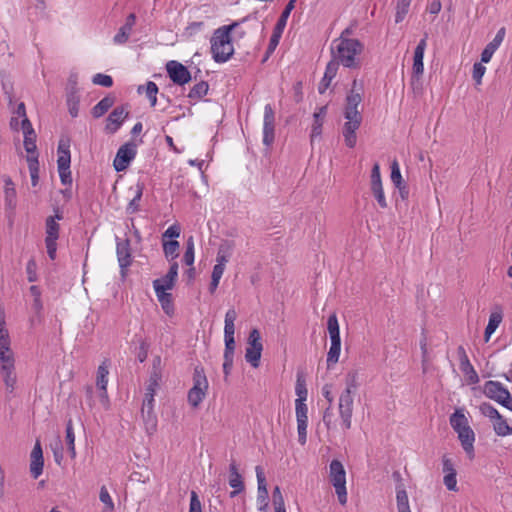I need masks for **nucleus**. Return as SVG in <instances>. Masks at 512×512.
<instances>
[{"label":"nucleus","instance_id":"obj_49","mask_svg":"<svg viewBox=\"0 0 512 512\" xmlns=\"http://www.w3.org/2000/svg\"><path fill=\"white\" fill-rule=\"evenodd\" d=\"M142 415H143V419L145 422L146 431L149 434H153L156 431V427H157L156 416L150 410H148L147 412H145Z\"/></svg>","mask_w":512,"mask_h":512},{"label":"nucleus","instance_id":"obj_1","mask_svg":"<svg viewBox=\"0 0 512 512\" xmlns=\"http://www.w3.org/2000/svg\"><path fill=\"white\" fill-rule=\"evenodd\" d=\"M250 15L242 18L240 21L229 25H223L214 30L210 39L212 58L216 63H226L234 55V46L231 39V32L241 23L248 21Z\"/></svg>","mask_w":512,"mask_h":512},{"label":"nucleus","instance_id":"obj_48","mask_svg":"<svg viewBox=\"0 0 512 512\" xmlns=\"http://www.w3.org/2000/svg\"><path fill=\"white\" fill-rule=\"evenodd\" d=\"M99 499L105 505V512H112L114 510V503L105 486H102L100 489Z\"/></svg>","mask_w":512,"mask_h":512},{"label":"nucleus","instance_id":"obj_58","mask_svg":"<svg viewBox=\"0 0 512 512\" xmlns=\"http://www.w3.org/2000/svg\"><path fill=\"white\" fill-rule=\"evenodd\" d=\"M358 374L356 371H350L346 375V388L349 389L350 393L356 392L358 388V382H357Z\"/></svg>","mask_w":512,"mask_h":512},{"label":"nucleus","instance_id":"obj_8","mask_svg":"<svg viewBox=\"0 0 512 512\" xmlns=\"http://www.w3.org/2000/svg\"><path fill=\"white\" fill-rule=\"evenodd\" d=\"M65 98L68 112L72 118L79 116L80 93L78 88V78L76 74H71L65 89Z\"/></svg>","mask_w":512,"mask_h":512},{"label":"nucleus","instance_id":"obj_6","mask_svg":"<svg viewBox=\"0 0 512 512\" xmlns=\"http://www.w3.org/2000/svg\"><path fill=\"white\" fill-rule=\"evenodd\" d=\"M329 469L330 482L335 488L340 504L344 505L347 502L346 472L344 466L339 460L334 459L331 461Z\"/></svg>","mask_w":512,"mask_h":512},{"label":"nucleus","instance_id":"obj_7","mask_svg":"<svg viewBox=\"0 0 512 512\" xmlns=\"http://www.w3.org/2000/svg\"><path fill=\"white\" fill-rule=\"evenodd\" d=\"M484 394L512 411V395L501 382L493 380L487 381L484 385Z\"/></svg>","mask_w":512,"mask_h":512},{"label":"nucleus","instance_id":"obj_15","mask_svg":"<svg viewBox=\"0 0 512 512\" xmlns=\"http://www.w3.org/2000/svg\"><path fill=\"white\" fill-rule=\"evenodd\" d=\"M256 477L258 483L257 502L260 504L259 510L265 511L268 506V490L266 484V478L262 467L256 466Z\"/></svg>","mask_w":512,"mask_h":512},{"label":"nucleus","instance_id":"obj_9","mask_svg":"<svg viewBox=\"0 0 512 512\" xmlns=\"http://www.w3.org/2000/svg\"><path fill=\"white\" fill-rule=\"evenodd\" d=\"M137 154V143L133 140L126 142L118 149L113 161V167L117 172H122L128 168L131 161Z\"/></svg>","mask_w":512,"mask_h":512},{"label":"nucleus","instance_id":"obj_25","mask_svg":"<svg viewBox=\"0 0 512 512\" xmlns=\"http://www.w3.org/2000/svg\"><path fill=\"white\" fill-rule=\"evenodd\" d=\"M327 329L330 336L331 345H341L339 323L335 314H332L328 317Z\"/></svg>","mask_w":512,"mask_h":512},{"label":"nucleus","instance_id":"obj_36","mask_svg":"<svg viewBox=\"0 0 512 512\" xmlns=\"http://www.w3.org/2000/svg\"><path fill=\"white\" fill-rule=\"evenodd\" d=\"M450 425L455 430V432L469 427L467 418L460 410H456L450 416Z\"/></svg>","mask_w":512,"mask_h":512},{"label":"nucleus","instance_id":"obj_33","mask_svg":"<svg viewBox=\"0 0 512 512\" xmlns=\"http://www.w3.org/2000/svg\"><path fill=\"white\" fill-rule=\"evenodd\" d=\"M108 365L107 361H103L97 369L96 386L99 390H105L108 384Z\"/></svg>","mask_w":512,"mask_h":512},{"label":"nucleus","instance_id":"obj_42","mask_svg":"<svg viewBox=\"0 0 512 512\" xmlns=\"http://www.w3.org/2000/svg\"><path fill=\"white\" fill-rule=\"evenodd\" d=\"M57 153H58V159L57 160H61L62 157H63V158H66V159L69 158V160L71 161L70 139L68 137L62 136L60 138L59 143H58Z\"/></svg>","mask_w":512,"mask_h":512},{"label":"nucleus","instance_id":"obj_3","mask_svg":"<svg viewBox=\"0 0 512 512\" xmlns=\"http://www.w3.org/2000/svg\"><path fill=\"white\" fill-rule=\"evenodd\" d=\"M363 84L354 80L351 90L346 96V104L344 109V117L347 120L344 128H359L362 122L361 111L359 106L362 103Z\"/></svg>","mask_w":512,"mask_h":512},{"label":"nucleus","instance_id":"obj_16","mask_svg":"<svg viewBox=\"0 0 512 512\" xmlns=\"http://www.w3.org/2000/svg\"><path fill=\"white\" fill-rule=\"evenodd\" d=\"M426 47H427V35H425V37L422 38L418 42V44L414 50L412 70H413V74L417 77L421 76L424 72L423 59H424V53H425Z\"/></svg>","mask_w":512,"mask_h":512},{"label":"nucleus","instance_id":"obj_40","mask_svg":"<svg viewBox=\"0 0 512 512\" xmlns=\"http://www.w3.org/2000/svg\"><path fill=\"white\" fill-rule=\"evenodd\" d=\"M208 89V83L205 81H200L191 88L188 97L191 99H200L207 94Z\"/></svg>","mask_w":512,"mask_h":512},{"label":"nucleus","instance_id":"obj_59","mask_svg":"<svg viewBox=\"0 0 512 512\" xmlns=\"http://www.w3.org/2000/svg\"><path fill=\"white\" fill-rule=\"evenodd\" d=\"M0 363L1 367H12L15 364L14 355L11 348L9 350H0Z\"/></svg>","mask_w":512,"mask_h":512},{"label":"nucleus","instance_id":"obj_46","mask_svg":"<svg viewBox=\"0 0 512 512\" xmlns=\"http://www.w3.org/2000/svg\"><path fill=\"white\" fill-rule=\"evenodd\" d=\"M295 393L298 396V398L296 400H301V402L305 403V401L307 399L308 391L306 388L305 379L300 375L297 376Z\"/></svg>","mask_w":512,"mask_h":512},{"label":"nucleus","instance_id":"obj_61","mask_svg":"<svg viewBox=\"0 0 512 512\" xmlns=\"http://www.w3.org/2000/svg\"><path fill=\"white\" fill-rule=\"evenodd\" d=\"M274 125V110L271 104H266L264 107V127L273 128Z\"/></svg>","mask_w":512,"mask_h":512},{"label":"nucleus","instance_id":"obj_14","mask_svg":"<svg viewBox=\"0 0 512 512\" xmlns=\"http://www.w3.org/2000/svg\"><path fill=\"white\" fill-rule=\"evenodd\" d=\"M506 35V29L504 27H501L494 39L489 42L485 48L483 49L481 53V62L482 63H488L492 59L493 54L497 51V49L501 46L504 38Z\"/></svg>","mask_w":512,"mask_h":512},{"label":"nucleus","instance_id":"obj_5","mask_svg":"<svg viewBox=\"0 0 512 512\" xmlns=\"http://www.w3.org/2000/svg\"><path fill=\"white\" fill-rule=\"evenodd\" d=\"M209 384L204 369L196 366L193 373V386L189 389L187 400L193 407H199L200 403L206 397Z\"/></svg>","mask_w":512,"mask_h":512},{"label":"nucleus","instance_id":"obj_60","mask_svg":"<svg viewBox=\"0 0 512 512\" xmlns=\"http://www.w3.org/2000/svg\"><path fill=\"white\" fill-rule=\"evenodd\" d=\"M486 72V67L480 63H475L473 65L472 77L477 85H480L482 82V78Z\"/></svg>","mask_w":512,"mask_h":512},{"label":"nucleus","instance_id":"obj_2","mask_svg":"<svg viewBox=\"0 0 512 512\" xmlns=\"http://www.w3.org/2000/svg\"><path fill=\"white\" fill-rule=\"evenodd\" d=\"M363 49L364 45L359 40H333L331 52L343 67L355 69L360 66L359 55Z\"/></svg>","mask_w":512,"mask_h":512},{"label":"nucleus","instance_id":"obj_57","mask_svg":"<svg viewBox=\"0 0 512 512\" xmlns=\"http://www.w3.org/2000/svg\"><path fill=\"white\" fill-rule=\"evenodd\" d=\"M161 378H162V372L151 371L150 377H149V383H148L146 390L148 392L155 393L156 389L159 386V382L161 381Z\"/></svg>","mask_w":512,"mask_h":512},{"label":"nucleus","instance_id":"obj_17","mask_svg":"<svg viewBox=\"0 0 512 512\" xmlns=\"http://www.w3.org/2000/svg\"><path fill=\"white\" fill-rule=\"evenodd\" d=\"M10 128H32L31 122L26 115V109L23 102H20L12 111Z\"/></svg>","mask_w":512,"mask_h":512},{"label":"nucleus","instance_id":"obj_38","mask_svg":"<svg viewBox=\"0 0 512 512\" xmlns=\"http://www.w3.org/2000/svg\"><path fill=\"white\" fill-rule=\"evenodd\" d=\"M75 434L73 430V424L72 420L69 419L66 423V443L68 446V451L70 453L71 458H74L76 456L75 451Z\"/></svg>","mask_w":512,"mask_h":512},{"label":"nucleus","instance_id":"obj_11","mask_svg":"<svg viewBox=\"0 0 512 512\" xmlns=\"http://www.w3.org/2000/svg\"><path fill=\"white\" fill-rule=\"evenodd\" d=\"M167 73L170 79L178 85H184L191 80L190 71L186 66L179 63L178 61L171 60L166 65Z\"/></svg>","mask_w":512,"mask_h":512},{"label":"nucleus","instance_id":"obj_23","mask_svg":"<svg viewBox=\"0 0 512 512\" xmlns=\"http://www.w3.org/2000/svg\"><path fill=\"white\" fill-rule=\"evenodd\" d=\"M129 115L128 107L127 105H120L115 107L111 113L108 115L107 118V127L109 125H113L115 127H120L123 125L124 121Z\"/></svg>","mask_w":512,"mask_h":512},{"label":"nucleus","instance_id":"obj_55","mask_svg":"<svg viewBox=\"0 0 512 512\" xmlns=\"http://www.w3.org/2000/svg\"><path fill=\"white\" fill-rule=\"evenodd\" d=\"M391 181L395 186H399L405 183L402 179L400 167L396 160H394L391 164Z\"/></svg>","mask_w":512,"mask_h":512},{"label":"nucleus","instance_id":"obj_30","mask_svg":"<svg viewBox=\"0 0 512 512\" xmlns=\"http://www.w3.org/2000/svg\"><path fill=\"white\" fill-rule=\"evenodd\" d=\"M144 190V185L142 183H137L135 186L133 198L130 200L126 207L127 214H134L140 210L139 202L142 198Z\"/></svg>","mask_w":512,"mask_h":512},{"label":"nucleus","instance_id":"obj_13","mask_svg":"<svg viewBox=\"0 0 512 512\" xmlns=\"http://www.w3.org/2000/svg\"><path fill=\"white\" fill-rule=\"evenodd\" d=\"M24 134V140H23V146L27 153L26 161L31 162L33 161H39V152L37 149V134L36 130H23Z\"/></svg>","mask_w":512,"mask_h":512},{"label":"nucleus","instance_id":"obj_10","mask_svg":"<svg viewBox=\"0 0 512 512\" xmlns=\"http://www.w3.org/2000/svg\"><path fill=\"white\" fill-rule=\"evenodd\" d=\"M354 393H350L349 389H345L339 397V415L342 420V427L344 429L351 428V418L353 413V398Z\"/></svg>","mask_w":512,"mask_h":512},{"label":"nucleus","instance_id":"obj_26","mask_svg":"<svg viewBox=\"0 0 512 512\" xmlns=\"http://www.w3.org/2000/svg\"><path fill=\"white\" fill-rule=\"evenodd\" d=\"M502 318L503 316L501 311H495L490 314L489 321L484 332L485 342H488L490 340L491 335L496 331V329L502 322Z\"/></svg>","mask_w":512,"mask_h":512},{"label":"nucleus","instance_id":"obj_24","mask_svg":"<svg viewBox=\"0 0 512 512\" xmlns=\"http://www.w3.org/2000/svg\"><path fill=\"white\" fill-rule=\"evenodd\" d=\"M233 249H234L233 241H229V240L223 241L218 248L217 257H216V262H217L216 265H220L221 267L225 268L226 263L229 261L231 255H232Z\"/></svg>","mask_w":512,"mask_h":512},{"label":"nucleus","instance_id":"obj_18","mask_svg":"<svg viewBox=\"0 0 512 512\" xmlns=\"http://www.w3.org/2000/svg\"><path fill=\"white\" fill-rule=\"evenodd\" d=\"M44 459L43 452L39 442H36L31 452L30 472L34 479H37L43 472Z\"/></svg>","mask_w":512,"mask_h":512},{"label":"nucleus","instance_id":"obj_4","mask_svg":"<svg viewBox=\"0 0 512 512\" xmlns=\"http://www.w3.org/2000/svg\"><path fill=\"white\" fill-rule=\"evenodd\" d=\"M237 319V312L234 308H230L227 310L225 314L224 320V341H225V349H224V363H223V372L225 377H227L231 369L233 367L234 360V351H235V320Z\"/></svg>","mask_w":512,"mask_h":512},{"label":"nucleus","instance_id":"obj_64","mask_svg":"<svg viewBox=\"0 0 512 512\" xmlns=\"http://www.w3.org/2000/svg\"><path fill=\"white\" fill-rule=\"evenodd\" d=\"M189 512H202L201 502L198 494L195 491H191L190 494V507Z\"/></svg>","mask_w":512,"mask_h":512},{"label":"nucleus","instance_id":"obj_54","mask_svg":"<svg viewBox=\"0 0 512 512\" xmlns=\"http://www.w3.org/2000/svg\"><path fill=\"white\" fill-rule=\"evenodd\" d=\"M480 411L484 416L489 417L490 419H500L501 414L490 403H482L480 405Z\"/></svg>","mask_w":512,"mask_h":512},{"label":"nucleus","instance_id":"obj_19","mask_svg":"<svg viewBox=\"0 0 512 512\" xmlns=\"http://www.w3.org/2000/svg\"><path fill=\"white\" fill-rule=\"evenodd\" d=\"M54 216L47 217L45 221V229H46V238L51 240H58L59 238V230L60 226L57 223V220L63 219V213L59 210V208H54Z\"/></svg>","mask_w":512,"mask_h":512},{"label":"nucleus","instance_id":"obj_47","mask_svg":"<svg viewBox=\"0 0 512 512\" xmlns=\"http://www.w3.org/2000/svg\"><path fill=\"white\" fill-rule=\"evenodd\" d=\"M339 65H341V63L334 58L328 62L324 73V81L327 80L328 82H331L336 77Z\"/></svg>","mask_w":512,"mask_h":512},{"label":"nucleus","instance_id":"obj_28","mask_svg":"<svg viewBox=\"0 0 512 512\" xmlns=\"http://www.w3.org/2000/svg\"><path fill=\"white\" fill-rule=\"evenodd\" d=\"M115 98L111 95H108L101 99L91 111V114L94 118H100L103 116L114 104Z\"/></svg>","mask_w":512,"mask_h":512},{"label":"nucleus","instance_id":"obj_37","mask_svg":"<svg viewBox=\"0 0 512 512\" xmlns=\"http://www.w3.org/2000/svg\"><path fill=\"white\" fill-rule=\"evenodd\" d=\"M180 244L177 240H170V241H164L163 242V252L165 254V257L169 261H174L178 257V250H179Z\"/></svg>","mask_w":512,"mask_h":512},{"label":"nucleus","instance_id":"obj_21","mask_svg":"<svg viewBox=\"0 0 512 512\" xmlns=\"http://www.w3.org/2000/svg\"><path fill=\"white\" fill-rule=\"evenodd\" d=\"M458 434V438L461 442L462 448L467 453L469 458L474 457V441L475 434L471 427H467L463 430H459L456 432Z\"/></svg>","mask_w":512,"mask_h":512},{"label":"nucleus","instance_id":"obj_56","mask_svg":"<svg viewBox=\"0 0 512 512\" xmlns=\"http://www.w3.org/2000/svg\"><path fill=\"white\" fill-rule=\"evenodd\" d=\"M28 169L30 172L31 184L33 187L39 183V161L28 162Z\"/></svg>","mask_w":512,"mask_h":512},{"label":"nucleus","instance_id":"obj_45","mask_svg":"<svg viewBox=\"0 0 512 512\" xmlns=\"http://www.w3.org/2000/svg\"><path fill=\"white\" fill-rule=\"evenodd\" d=\"M411 3L402 0L397 1L395 23H401L409 12Z\"/></svg>","mask_w":512,"mask_h":512},{"label":"nucleus","instance_id":"obj_31","mask_svg":"<svg viewBox=\"0 0 512 512\" xmlns=\"http://www.w3.org/2000/svg\"><path fill=\"white\" fill-rule=\"evenodd\" d=\"M396 501L398 512H411L408 495L403 484H399L396 487Z\"/></svg>","mask_w":512,"mask_h":512},{"label":"nucleus","instance_id":"obj_53","mask_svg":"<svg viewBox=\"0 0 512 512\" xmlns=\"http://www.w3.org/2000/svg\"><path fill=\"white\" fill-rule=\"evenodd\" d=\"M92 82L95 85L103 86V87H111L113 85V79L110 75L97 73L93 76Z\"/></svg>","mask_w":512,"mask_h":512},{"label":"nucleus","instance_id":"obj_27","mask_svg":"<svg viewBox=\"0 0 512 512\" xmlns=\"http://www.w3.org/2000/svg\"><path fill=\"white\" fill-rule=\"evenodd\" d=\"M138 93L144 94L149 101L150 106H155L157 102L158 87L155 82L148 81L145 86L138 87Z\"/></svg>","mask_w":512,"mask_h":512},{"label":"nucleus","instance_id":"obj_22","mask_svg":"<svg viewBox=\"0 0 512 512\" xmlns=\"http://www.w3.org/2000/svg\"><path fill=\"white\" fill-rule=\"evenodd\" d=\"M4 182V196H5V206L6 208L13 210L16 208V189L15 184L10 176L3 175L2 176Z\"/></svg>","mask_w":512,"mask_h":512},{"label":"nucleus","instance_id":"obj_12","mask_svg":"<svg viewBox=\"0 0 512 512\" xmlns=\"http://www.w3.org/2000/svg\"><path fill=\"white\" fill-rule=\"evenodd\" d=\"M116 253H117L118 263H119V266L121 269V274L124 275L125 270L132 263L130 240L127 238L122 240V239L116 237Z\"/></svg>","mask_w":512,"mask_h":512},{"label":"nucleus","instance_id":"obj_39","mask_svg":"<svg viewBox=\"0 0 512 512\" xmlns=\"http://www.w3.org/2000/svg\"><path fill=\"white\" fill-rule=\"evenodd\" d=\"M460 370L467 377V380L470 384H476L479 382V376L470 361L460 363Z\"/></svg>","mask_w":512,"mask_h":512},{"label":"nucleus","instance_id":"obj_52","mask_svg":"<svg viewBox=\"0 0 512 512\" xmlns=\"http://www.w3.org/2000/svg\"><path fill=\"white\" fill-rule=\"evenodd\" d=\"M296 420H297V430H298V441L301 445H304L307 442L308 420H305V419H296Z\"/></svg>","mask_w":512,"mask_h":512},{"label":"nucleus","instance_id":"obj_41","mask_svg":"<svg viewBox=\"0 0 512 512\" xmlns=\"http://www.w3.org/2000/svg\"><path fill=\"white\" fill-rule=\"evenodd\" d=\"M262 350L248 346L245 351V359L252 367L257 368L260 364Z\"/></svg>","mask_w":512,"mask_h":512},{"label":"nucleus","instance_id":"obj_63","mask_svg":"<svg viewBox=\"0 0 512 512\" xmlns=\"http://www.w3.org/2000/svg\"><path fill=\"white\" fill-rule=\"evenodd\" d=\"M37 264L34 259H30L26 265L27 279L29 282L37 281Z\"/></svg>","mask_w":512,"mask_h":512},{"label":"nucleus","instance_id":"obj_62","mask_svg":"<svg viewBox=\"0 0 512 512\" xmlns=\"http://www.w3.org/2000/svg\"><path fill=\"white\" fill-rule=\"evenodd\" d=\"M456 477L457 472L444 475L443 483L449 491H458Z\"/></svg>","mask_w":512,"mask_h":512},{"label":"nucleus","instance_id":"obj_20","mask_svg":"<svg viewBox=\"0 0 512 512\" xmlns=\"http://www.w3.org/2000/svg\"><path fill=\"white\" fill-rule=\"evenodd\" d=\"M229 485L233 488V491L230 493L231 498L244 490L242 476L238 472V468L234 460L229 465Z\"/></svg>","mask_w":512,"mask_h":512},{"label":"nucleus","instance_id":"obj_32","mask_svg":"<svg viewBox=\"0 0 512 512\" xmlns=\"http://www.w3.org/2000/svg\"><path fill=\"white\" fill-rule=\"evenodd\" d=\"M155 293L157 295L158 301L160 302L162 309L165 311V313L169 314L173 311V301H172V294L168 293L167 291H163V288L157 286Z\"/></svg>","mask_w":512,"mask_h":512},{"label":"nucleus","instance_id":"obj_51","mask_svg":"<svg viewBox=\"0 0 512 512\" xmlns=\"http://www.w3.org/2000/svg\"><path fill=\"white\" fill-rule=\"evenodd\" d=\"M341 345H331L327 354V367L330 368L335 365L340 356Z\"/></svg>","mask_w":512,"mask_h":512},{"label":"nucleus","instance_id":"obj_43","mask_svg":"<svg viewBox=\"0 0 512 512\" xmlns=\"http://www.w3.org/2000/svg\"><path fill=\"white\" fill-rule=\"evenodd\" d=\"M132 30L130 27L126 26V25H122L118 32L114 35L113 37V43L116 44V45H123L125 44L131 33H132Z\"/></svg>","mask_w":512,"mask_h":512},{"label":"nucleus","instance_id":"obj_35","mask_svg":"<svg viewBox=\"0 0 512 512\" xmlns=\"http://www.w3.org/2000/svg\"><path fill=\"white\" fill-rule=\"evenodd\" d=\"M295 3H296V0H289L288 3L286 4L284 10L282 11L279 19L277 20V23L275 25V29L276 30H280L282 32H284V29L287 25V20L292 12V10L294 9L295 7Z\"/></svg>","mask_w":512,"mask_h":512},{"label":"nucleus","instance_id":"obj_34","mask_svg":"<svg viewBox=\"0 0 512 512\" xmlns=\"http://www.w3.org/2000/svg\"><path fill=\"white\" fill-rule=\"evenodd\" d=\"M15 366H4L1 367V373L3 375V381L8 392L12 393L16 384V375L14 373Z\"/></svg>","mask_w":512,"mask_h":512},{"label":"nucleus","instance_id":"obj_44","mask_svg":"<svg viewBox=\"0 0 512 512\" xmlns=\"http://www.w3.org/2000/svg\"><path fill=\"white\" fill-rule=\"evenodd\" d=\"M494 431L499 436H506L512 434V427H510L506 420L500 415V419H495Z\"/></svg>","mask_w":512,"mask_h":512},{"label":"nucleus","instance_id":"obj_29","mask_svg":"<svg viewBox=\"0 0 512 512\" xmlns=\"http://www.w3.org/2000/svg\"><path fill=\"white\" fill-rule=\"evenodd\" d=\"M70 163L69 158L62 157L61 160H57L59 177L63 185H70L72 183Z\"/></svg>","mask_w":512,"mask_h":512},{"label":"nucleus","instance_id":"obj_50","mask_svg":"<svg viewBox=\"0 0 512 512\" xmlns=\"http://www.w3.org/2000/svg\"><path fill=\"white\" fill-rule=\"evenodd\" d=\"M247 343L250 347L263 350L262 339L258 329L254 328L250 331Z\"/></svg>","mask_w":512,"mask_h":512}]
</instances>
